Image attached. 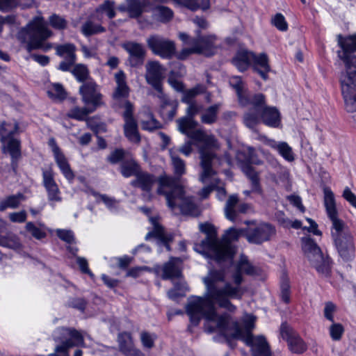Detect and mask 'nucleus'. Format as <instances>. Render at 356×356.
I'll use <instances>...</instances> for the list:
<instances>
[{
  "label": "nucleus",
  "instance_id": "1",
  "mask_svg": "<svg viewBox=\"0 0 356 356\" xmlns=\"http://www.w3.org/2000/svg\"><path fill=\"white\" fill-rule=\"evenodd\" d=\"M202 281L206 288L204 297H195L186 307L190 321L195 326L202 318L213 319L216 316V302L220 307L230 312H234L236 309V307L226 298V296H236V289L232 288L229 282H225L221 288L217 286L218 282L225 281V273L222 270H210L208 275L203 277Z\"/></svg>",
  "mask_w": 356,
  "mask_h": 356
},
{
  "label": "nucleus",
  "instance_id": "2",
  "mask_svg": "<svg viewBox=\"0 0 356 356\" xmlns=\"http://www.w3.org/2000/svg\"><path fill=\"white\" fill-rule=\"evenodd\" d=\"M178 130L183 134L194 141V144L199 147L201 159L202 173L200 180L203 183L209 182L214 175L212 168L220 165L222 161L231 164V158L227 153H225L220 158L216 152L220 145L213 135L207 134L201 129H196L197 122L191 118L183 117L177 120Z\"/></svg>",
  "mask_w": 356,
  "mask_h": 356
},
{
  "label": "nucleus",
  "instance_id": "3",
  "mask_svg": "<svg viewBox=\"0 0 356 356\" xmlns=\"http://www.w3.org/2000/svg\"><path fill=\"white\" fill-rule=\"evenodd\" d=\"M200 230L205 234L206 237L200 243L194 244L193 250L205 258L218 262L233 258L236 252L233 242L238 241L240 236H243L245 232L243 229L230 227L218 240L213 224H200Z\"/></svg>",
  "mask_w": 356,
  "mask_h": 356
},
{
  "label": "nucleus",
  "instance_id": "4",
  "mask_svg": "<svg viewBox=\"0 0 356 356\" xmlns=\"http://www.w3.org/2000/svg\"><path fill=\"white\" fill-rule=\"evenodd\" d=\"M339 44L343 49L339 56L346 67L340 79L341 92L347 111L353 113L356 111V34L340 39Z\"/></svg>",
  "mask_w": 356,
  "mask_h": 356
},
{
  "label": "nucleus",
  "instance_id": "5",
  "mask_svg": "<svg viewBox=\"0 0 356 356\" xmlns=\"http://www.w3.org/2000/svg\"><path fill=\"white\" fill-rule=\"evenodd\" d=\"M158 181L157 193L165 196L168 206L173 213L186 216L198 214L197 206L191 197L186 195L177 179L163 175L160 177Z\"/></svg>",
  "mask_w": 356,
  "mask_h": 356
},
{
  "label": "nucleus",
  "instance_id": "6",
  "mask_svg": "<svg viewBox=\"0 0 356 356\" xmlns=\"http://www.w3.org/2000/svg\"><path fill=\"white\" fill-rule=\"evenodd\" d=\"M248 106L250 108L243 117L244 124L248 127L253 129L260 122L270 127L277 128L280 126L281 114L279 110L275 106H267L263 94L253 95Z\"/></svg>",
  "mask_w": 356,
  "mask_h": 356
},
{
  "label": "nucleus",
  "instance_id": "7",
  "mask_svg": "<svg viewBox=\"0 0 356 356\" xmlns=\"http://www.w3.org/2000/svg\"><path fill=\"white\" fill-rule=\"evenodd\" d=\"M51 35L52 32L47 27L44 19L41 16H36L26 26L19 30L16 38L19 42L25 44L28 52L39 49L47 51L52 47L44 42Z\"/></svg>",
  "mask_w": 356,
  "mask_h": 356
},
{
  "label": "nucleus",
  "instance_id": "8",
  "mask_svg": "<svg viewBox=\"0 0 356 356\" xmlns=\"http://www.w3.org/2000/svg\"><path fill=\"white\" fill-rule=\"evenodd\" d=\"M207 323L204 325L205 330L207 332L211 334L216 331H218V334L213 337L216 342L227 343L231 348H234L236 346L234 339H239L243 341L241 337H235L237 327L240 330L241 335L244 336L243 330L241 327L238 321H234L230 322V316L224 313L218 315L216 313V316L213 319H205Z\"/></svg>",
  "mask_w": 356,
  "mask_h": 356
},
{
  "label": "nucleus",
  "instance_id": "9",
  "mask_svg": "<svg viewBox=\"0 0 356 356\" xmlns=\"http://www.w3.org/2000/svg\"><path fill=\"white\" fill-rule=\"evenodd\" d=\"M331 235L339 256L344 261H352L355 256V246L346 224H332Z\"/></svg>",
  "mask_w": 356,
  "mask_h": 356
},
{
  "label": "nucleus",
  "instance_id": "10",
  "mask_svg": "<svg viewBox=\"0 0 356 356\" xmlns=\"http://www.w3.org/2000/svg\"><path fill=\"white\" fill-rule=\"evenodd\" d=\"M301 241L302 250L312 266L320 275L329 276L331 271L330 258L324 257L321 248L310 236H304Z\"/></svg>",
  "mask_w": 356,
  "mask_h": 356
},
{
  "label": "nucleus",
  "instance_id": "11",
  "mask_svg": "<svg viewBox=\"0 0 356 356\" xmlns=\"http://www.w3.org/2000/svg\"><path fill=\"white\" fill-rule=\"evenodd\" d=\"M18 124L15 121L3 122L0 125V140L4 153H8L12 160L17 159L20 155V142L13 138V135L18 131Z\"/></svg>",
  "mask_w": 356,
  "mask_h": 356
},
{
  "label": "nucleus",
  "instance_id": "12",
  "mask_svg": "<svg viewBox=\"0 0 356 356\" xmlns=\"http://www.w3.org/2000/svg\"><path fill=\"white\" fill-rule=\"evenodd\" d=\"M235 337H241L246 346L250 347L252 356H272L270 345L263 335L254 336L248 334L243 339L240 330L237 327Z\"/></svg>",
  "mask_w": 356,
  "mask_h": 356
},
{
  "label": "nucleus",
  "instance_id": "13",
  "mask_svg": "<svg viewBox=\"0 0 356 356\" xmlns=\"http://www.w3.org/2000/svg\"><path fill=\"white\" fill-rule=\"evenodd\" d=\"M149 48L154 54L163 58H170L175 54V44L173 41L161 36L154 35L147 40Z\"/></svg>",
  "mask_w": 356,
  "mask_h": 356
},
{
  "label": "nucleus",
  "instance_id": "14",
  "mask_svg": "<svg viewBox=\"0 0 356 356\" xmlns=\"http://www.w3.org/2000/svg\"><path fill=\"white\" fill-rule=\"evenodd\" d=\"M83 102L95 111L103 104L102 95L98 86L92 81L83 83L79 88Z\"/></svg>",
  "mask_w": 356,
  "mask_h": 356
},
{
  "label": "nucleus",
  "instance_id": "15",
  "mask_svg": "<svg viewBox=\"0 0 356 356\" xmlns=\"http://www.w3.org/2000/svg\"><path fill=\"white\" fill-rule=\"evenodd\" d=\"M123 107L124 108L123 113L124 135L130 142L138 143L140 141V136L137 122L133 117L134 106L129 101H125Z\"/></svg>",
  "mask_w": 356,
  "mask_h": 356
},
{
  "label": "nucleus",
  "instance_id": "16",
  "mask_svg": "<svg viewBox=\"0 0 356 356\" xmlns=\"http://www.w3.org/2000/svg\"><path fill=\"white\" fill-rule=\"evenodd\" d=\"M243 237L250 243L261 244L268 241L270 236L275 232L272 224H259L258 227H248L243 229Z\"/></svg>",
  "mask_w": 356,
  "mask_h": 356
},
{
  "label": "nucleus",
  "instance_id": "17",
  "mask_svg": "<svg viewBox=\"0 0 356 356\" xmlns=\"http://www.w3.org/2000/svg\"><path fill=\"white\" fill-rule=\"evenodd\" d=\"M280 334L287 341L289 348L293 353L301 354L307 350V345L303 339L286 323H282Z\"/></svg>",
  "mask_w": 356,
  "mask_h": 356
},
{
  "label": "nucleus",
  "instance_id": "18",
  "mask_svg": "<svg viewBox=\"0 0 356 356\" xmlns=\"http://www.w3.org/2000/svg\"><path fill=\"white\" fill-rule=\"evenodd\" d=\"M145 79L157 92L163 91L161 81L164 78V68L156 61H149L146 65Z\"/></svg>",
  "mask_w": 356,
  "mask_h": 356
},
{
  "label": "nucleus",
  "instance_id": "19",
  "mask_svg": "<svg viewBox=\"0 0 356 356\" xmlns=\"http://www.w3.org/2000/svg\"><path fill=\"white\" fill-rule=\"evenodd\" d=\"M42 184L50 202H58L62 200L60 191L55 181L54 173L51 168L42 170Z\"/></svg>",
  "mask_w": 356,
  "mask_h": 356
},
{
  "label": "nucleus",
  "instance_id": "20",
  "mask_svg": "<svg viewBox=\"0 0 356 356\" xmlns=\"http://www.w3.org/2000/svg\"><path fill=\"white\" fill-rule=\"evenodd\" d=\"M153 227L149 230L145 236L146 241L152 238L156 240L159 245L164 246L168 251H170V242L174 238V235L171 233L166 232L161 224H152Z\"/></svg>",
  "mask_w": 356,
  "mask_h": 356
},
{
  "label": "nucleus",
  "instance_id": "21",
  "mask_svg": "<svg viewBox=\"0 0 356 356\" xmlns=\"http://www.w3.org/2000/svg\"><path fill=\"white\" fill-rule=\"evenodd\" d=\"M122 47L129 54L128 61L131 66L137 67L143 63L146 51L141 44L129 41L124 43Z\"/></svg>",
  "mask_w": 356,
  "mask_h": 356
},
{
  "label": "nucleus",
  "instance_id": "22",
  "mask_svg": "<svg viewBox=\"0 0 356 356\" xmlns=\"http://www.w3.org/2000/svg\"><path fill=\"white\" fill-rule=\"evenodd\" d=\"M182 259L179 257H170L168 261L165 262L162 266V279L172 280L179 278L181 276V270L180 266Z\"/></svg>",
  "mask_w": 356,
  "mask_h": 356
},
{
  "label": "nucleus",
  "instance_id": "23",
  "mask_svg": "<svg viewBox=\"0 0 356 356\" xmlns=\"http://www.w3.org/2000/svg\"><path fill=\"white\" fill-rule=\"evenodd\" d=\"M156 97L161 101V115L166 120H172L176 115L178 102L170 99L163 91L157 93Z\"/></svg>",
  "mask_w": 356,
  "mask_h": 356
},
{
  "label": "nucleus",
  "instance_id": "24",
  "mask_svg": "<svg viewBox=\"0 0 356 356\" xmlns=\"http://www.w3.org/2000/svg\"><path fill=\"white\" fill-rule=\"evenodd\" d=\"M264 143L276 150L279 154L286 161L293 162L295 160V154L293 149L286 142H277L273 139L265 138Z\"/></svg>",
  "mask_w": 356,
  "mask_h": 356
},
{
  "label": "nucleus",
  "instance_id": "25",
  "mask_svg": "<svg viewBox=\"0 0 356 356\" xmlns=\"http://www.w3.org/2000/svg\"><path fill=\"white\" fill-rule=\"evenodd\" d=\"M229 84L235 90L240 104L243 106H248L251 102L252 96L250 97L248 95L245 84L242 81L241 77L237 76L231 77Z\"/></svg>",
  "mask_w": 356,
  "mask_h": 356
},
{
  "label": "nucleus",
  "instance_id": "26",
  "mask_svg": "<svg viewBox=\"0 0 356 356\" xmlns=\"http://www.w3.org/2000/svg\"><path fill=\"white\" fill-rule=\"evenodd\" d=\"M197 47L207 49V52H200V54L211 56L214 54L218 48L220 46V40L215 35H207L200 37L195 41Z\"/></svg>",
  "mask_w": 356,
  "mask_h": 356
},
{
  "label": "nucleus",
  "instance_id": "27",
  "mask_svg": "<svg viewBox=\"0 0 356 356\" xmlns=\"http://www.w3.org/2000/svg\"><path fill=\"white\" fill-rule=\"evenodd\" d=\"M0 245L13 250L21 248V243L17 236L8 231L7 224H0Z\"/></svg>",
  "mask_w": 356,
  "mask_h": 356
},
{
  "label": "nucleus",
  "instance_id": "28",
  "mask_svg": "<svg viewBox=\"0 0 356 356\" xmlns=\"http://www.w3.org/2000/svg\"><path fill=\"white\" fill-rule=\"evenodd\" d=\"M156 182V177L147 172H140V174L137 175V178L131 181V185L140 188L143 191L147 193V199H151V191L152 187Z\"/></svg>",
  "mask_w": 356,
  "mask_h": 356
},
{
  "label": "nucleus",
  "instance_id": "29",
  "mask_svg": "<svg viewBox=\"0 0 356 356\" xmlns=\"http://www.w3.org/2000/svg\"><path fill=\"white\" fill-rule=\"evenodd\" d=\"M115 88L113 93V98L115 101H119L122 98L128 97L129 88L126 81L125 74L120 71L115 74Z\"/></svg>",
  "mask_w": 356,
  "mask_h": 356
},
{
  "label": "nucleus",
  "instance_id": "30",
  "mask_svg": "<svg viewBox=\"0 0 356 356\" xmlns=\"http://www.w3.org/2000/svg\"><path fill=\"white\" fill-rule=\"evenodd\" d=\"M323 193L324 206L328 218L332 222H339L338 211L333 192L329 188H325L323 190Z\"/></svg>",
  "mask_w": 356,
  "mask_h": 356
},
{
  "label": "nucleus",
  "instance_id": "31",
  "mask_svg": "<svg viewBox=\"0 0 356 356\" xmlns=\"http://www.w3.org/2000/svg\"><path fill=\"white\" fill-rule=\"evenodd\" d=\"M251 59L253 63L254 70L266 80L268 77L267 74L270 70L268 56L264 53L255 55L252 52Z\"/></svg>",
  "mask_w": 356,
  "mask_h": 356
},
{
  "label": "nucleus",
  "instance_id": "32",
  "mask_svg": "<svg viewBox=\"0 0 356 356\" xmlns=\"http://www.w3.org/2000/svg\"><path fill=\"white\" fill-rule=\"evenodd\" d=\"M141 125L143 129L153 131L161 127L160 122L155 119L149 108H143L140 113Z\"/></svg>",
  "mask_w": 356,
  "mask_h": 356
},
{
  "label": "nucleus",
  "instance_id": "33",
  "mask_svg": "<svg viewBox=\"0 0 356 356\" xmlns=\"http://www.w3.org/2000/svg\"><path fill=\"white\" fill-rule=\"evenodd\" d=\"M54 160L60 169L61 173L68 181L72 183L74 179V173L70 168V165L63 152L54 156Z\"/></svg>",
  "mask_w": 356,
  "mask_h": 356
},
{
  "label": "nucleus",
  "instance_id": "34",
  "mask_svg": "<svg viewBox=\"0 0 356 356\" xmlns=\"http://www.w3.org/2000/svg\"><path fill=\"white\" fill-rule=\"evenodd\" d=\"M252 52L247 50H241L237 52L233 58L232 63L236 68L241 72L246 70L252 62Z\"/></svg>",
  "mask_w": 356,
  "mask_h": 356
},
{
  "label": "nucleus",
  "instance_id": "35",
  "mask_svg": "<svg viewBox=\"0 0 356 356\" xmlns=\"http://www.w3.org/2000/svg\"><path fill=\"white\" fill-rule=\"evenodd\" d=\"M232 279L234 282V285L231 283V286L232 288L236 289V296H226V298L229 299H237L241 300L244 294V290L241 287V284L243 282V278L242 276V273L239 270V269H235V271L233 273L232 275Z\"/></svg>",
  "mask_w": 356,
  "mask_h": 356
},
{
  "label": "nucleus",
  "instance_id": "36",
  "mask_svg": "<svg viewBox=\"0 0 356 356\" xmlns=\"http://www.w3.org/2000/svg\"><path fill=\"white\" fill-rule=\"evenodd\" d=\"M152 17L157 21L166 23L173 17L172 10L164 6H158L152 9Z\"/></svg>",
  "mask_w": 356,
  "mask_h": 356
},
{
  "label": "nucleus",
  "instance_id": "37",
  "mask_svg": "<svg viewBox=\"0 0 356 356\" xmlns=\"http://www.w3.org/2000/svg\"><path fill=\"white\" fill-rule=\"evenodd\" d=\"M91 194L96 198L97 202H102L111 212L115 213L120 209V202L115 198L104 194H99L95 191H92Z\"/></svg>",
  "mask_w": 356,
  "mask_h": 356
},
{
  "label": "nucleus",
  "instance_id": "38",
  "mask_svg": "<svg viewBox=\"0 0 356 356\" xmlns=\"http://www.w3.org/2000/svg\"><path fill=\"white\" fill-rule=\"evenodd\" d=\"M24 199V196L22 193L8 196L0 202V211L17 208Z\"/></svg>",
  "mask_w": 356,
  "mask_h": 356
},
{
  "label": "nucleus",
  "instance_id": "39",
  "mask_svg": "<svg viewBox=\"0 0 356 356\" xmlns=\"http://www.w3.org/2000/svg\"><path fill=\"white\" fill-rule=\"evenodd\" d=\"M171 163L174 168L175 174L177 176H181L186 172L185 163L177 155V150L174 147L169 150Z\"/></svg>",
  "mask_w": 356,
  "mask_h": 356
},
{
  "label": "nucleus",
  "instance_id": "40",
  "mask_svg": "<svg viewBox=\"0 0 356 356\" xmlns=\"http://www.w3.org/2000/svg\"><path fill=\"white\" fill-rule=\"evenodd\" d=\"M120 171L124 177L135 176L137 178V175L140 172L138 164L134 159L122 163L120 166Z\"/></svg>",
  "mask_w": 356,
  "mask_h": 356
},
{
  "label": "nucleus",
  "instance_id": "41",
  "mask_svg": "<svg viewBox=\"0 0 356 356\" xmlns=\"http://www.w3.org/2000/svg\"><path fill=\"white\" fill-rule=\"evenodd\" d=\"M115 15L114 4L111 1L104 2L96 10L95 17L99 20H103L104 16H106L108 19H112Z\"/></svg>",
  "mask_w": 356,
  "mask_h": 356
},
{
  "label": "nucleus",
  "instance_id": "42",
  "mask_svg": "<svg viewBox=\"0 0 356 356\" xmlns=\"http://www.w3.org/2000/svg\"><path fill=\"white\" fill-rule=\"evenodd\" d=\"M238 199L237 195H231L227 201L225 208V213L227 219L229 221L234 220L236 211L235 207L237 206Z\"/></svg>",
  "mask_w": 356,
  "mask_h": 356
},
{
  "label": "nucleus",
  "instance_id": "43",
  "mask_svg": "<svg viewBox=\"0 0 356 356\" xmlns=\"http://www.w3.org/2000/svg\"><path fill=\"white\" fill-rule=\"evenodd\" d=\"M94 111V108L89 106L84 108L74 107L68 112L67 115L71 118L83 120L88 114Z\"/></svg>",
  "mask_w": 356,
  "mask_h": 356
},
{
  "label": "nucleus",
  "instance_id": "44",
  "mask_svg": "<svg viewBox=\"0 0 356 356\" xmlns=\"http://www.w3.org/2000/svg\"><path fill=\"white\" fill-rule=\"evenodd\" d=\"M118 342L120 350L124 355L129 349L134 346L131 334L128 332H122L119 334Z\"/></svg>",
  "mask_w": 356,
  "mask_h": 356
},
{
  "label": "nucleus",
  "instance_id": "45",
  "mask_svg": "<svg viewBox=\"0 0 356 356\" xmlns=\"http://www.w3.org/2000/svg\"><path fill=\"white\" fill-rule=\"evenodd\" d=\"M219 109V105L216 104L209 107L201 116L202 122L205 124H212L217 118V113Z\"/></svg>",
  "mask_w": 356,
  "mask_h": 356
},
{
  "label": "nucleus",
  "instance_id": "46",
  "mask_svg": "<svg viewBox=\"0 0 356 356\" xmlns=\"http://www.w3.org/2000/svg\"><path fill=\"white\" fill-rule=\"evenodd\" d=\"M204 91V88L200 85L195 86L193 88L184 90L181 100L186 104L194 103L193 99L195 97Z\"/></svg>",
  "mask_w": 356,
  "mask_h": 356
},
{
  "label": "nucleus",
  "instance_id": "47",
  "mask_svg": "<svg viewBox=\"0 0 356 356\" xmlns=\"http://www.w3.org/2000/svg\"><path fill=\"white\" fill-rule=\"evenodd\" d=\"M345 332L344 327L339 323L333 321L329 327V334L332 341H338L342 338Z\"/></svg>",
  "mask_w": 356,
  "mask_h": 356
},
{
  "label": "nucleus",
  "instance_id": "48",
  "mask_svg": "<svg viewBox=\"0 0 356 356\" xmlns=\"http://www.w3.org/2000/svg\"><path fill=\"white\" fill-rule=\"evenodd\" d=\"M104 31L105 29L103 26L95 24L91 21L86 22L81 27V32L86 36L102 33Z\"/></svg>",
  "mask_w": 356,
  "mask_h": 356
},
{
  "label": "nucleus",
  "instance_id": "49",
  "mask_svg": "<svg viewBox=\"0 0 356 356\" xmlns=\"http://www.w3.org/2000/svg\"><path fill=\"white\" fill-rule=\"evenodd\" d=\"M48 95L54 99H63L66 97V92L59 83L52 84L47 90Z\"/></svg>",
  "mask_w": 356,
  "mask_h": 356
},
{
  "label": "nucleus",
  "instance_id": "50",
  "mask_svg": "<svg viewBox=\"0 0 356 356\" xmlns=\"http://www.w3.org/2000/svg\"><path fill=\"white\" fill-rule=\"evenodd\" d=\"M75 47L72 44H65L56 47L57 54L60 56L67 58H75Z\"/></svg>",
  "mask_w": 356,
  "mask_h": 356
},
{
  "label": "nucleus",
  "instance_id": "51",
  "mask_svg": "<svg viewBox=\"0 0 356 356\" xmlns=\"http://www.w3.org/2000/svg\"><path fill=\"white\" fill-rule=\"evenodd\" d=\"M281 298L285 303L290 302V284L289 279L283 276L280 283Z\"/></svg>",
  "mask_w": 356,
  "mask_h": 356
},
{
  "label": "nucleus",
  "instance_id": "52",
  "mask_svg": "<svg viewBox=\"0 0 356 356\" xmlns=\"http://www.w3.org/2000/svg\"><path fill=\"white\" fill-rule=\"evenodd\" d=\"M206 51L207 49L197 47L195 42L194 41L191 47L183 49L177 56L179 59L184 60L191 54H200V52H207Z\"/></svg>",
  "mask_w": 356,
  "mask_h": 356
},
{
  "label": "nucleus",
  "instance_id": "53",
  "mask_svg": "<svg viewBox=\"0 0 356 356\" xmlns=\"http://www.w3.org/2000/svg\"><path fill=\"white\" fill-rule=\"evenodd\" d=\"M72 72L79 82H83L88 78V70L83 65H76L73 68Z\"/></svg>",
  "mask_w": 356,
  "mask_h": 356
},
{
  "label": "nucleus",
  "instance_id": "54",
  "mask_svg": "<svg viewBox=\"0 0 356 356\" xmlns=\"http://www.w3.org/2000/svg\"><path fill=\"white\" fill-rule=\"evenodd\" d=\"M236 268L239 269V270L243 273H245L248 275H252L255 274V268L252 265L250 264L248 261L247 258L241 257L239 262L237 264Z\"/></svg>",
  "mask_w": 356,
  "mask_h": 356
},
{
  "label": "nucleus",
  "instance_id": "55",
  "mask_svg": "<svg viewBox=\"0 0 356 356\" xmlns=\"http://www.w3.org/2000/svg\"><path fill=\"white\" fill-rule=\"evenodd\" d=\"M337 309V305L334 302L331 301L325 302L323 309V316L328 321L333 323Z\"/></svg>",
  "mask_w": 356,
  "mask_h": 356
},
{
  "label": "nucleus",
  "instance_id": "56",
  "mask_svg": "<svg viewBox=\"0 0 356 356\" xmlns=\"http://www.w3.org/2000/svg\"><path fill=\"white\" fill-rule=\"evenodd\" d=\"M271 22L280 31H286L288 29V24L284 16L281 13H277L273 16Z\"/></svg>",
  "mask_w": 356,
  "mask_h": 356
},
{
  "label": "nucleus",
  "instance_id": "57",
  "mask_svg": "<svg viewBox=\"0 0 356 356\" xmlns=\"http://www.w3.org/2000/svg\"><path fill=\"white\" fill-rule=\"evenodd\" d=\"M56 234L60 240L68 244L76 243L74 233L71 230L58 229Z\"/></svg>",
  "mask_w": 356,
  "mask_h": 356
},
{
  "label": "nucleus",
  "instance_id": "58",
  "mask_svg": "<svg viewBox=\"0 0 356 356\" xmlns=\"http://www.w3.org/2000/svg\"><path fill=\"white\" fill-rule=\"evenodd\" d=\"M49 22L50 25L56 29L62 30L65 29L67 26V21L62 17L57 15L56 14L52 15L49 19Z\"/></svg>",
  "mask_w": 356,
  "mask_h": 356
},
{
  "label": "nucleus",
  "instance_id": "59",
  "mask_svg": "<svg viewBox=\"0 0 356 356\" xmlns=\"http://www.w3.org/2000/svg\"><path fill=\"white\" fill-rule=\"evenodd\" d=\"M86 304V300L82 298H70L67 302L68 307L76 309L81 312L85 310Z\"/></svg>",
  "mask_w": 356,
  "mask_h": 356
},
{
  "label": "nucleus",
  "instance_id": "60",
  "mask_svg": "<svg viewBox=\"0 0 356 356\" xmlns=\"http://www.w3.org/2000/svg\"><path fill=\"white\" fill-rule=\"evenodd\" d=\"M76 264L82 273L88 275L91 278L94 277L95 275L89 269L88 263L86 258L76 256Z\"/></svg>",
  "mask_w": 356,
  "mask_h": 356
},
{
  "label": "nucleus",
  "instance_id": "61",
  "mask_svg": "<svg viewBox=\"0 0 356 356\" xmlns=\"http://www.w3.org/2000/svg\"><path fill=\"white\" fill-rule=\"evenodd\" d=\"M243 171L251 180L252 185L257 186L259 183L258 175L256 171L250 165L243 166Z\"/></svg>",
  "mask_w": 356,
  "mask_h": 356
},
{
  "label": "nucleus",
  "instance_id": "62",
  "mask_svg": "<svg viewBox=\"0 0 356 356\" xmlns=\"http://www.w3.org/2000/svg\"><path fill=\"white\" fill-rule=\"evenodd\" d=\"M26 230L37 239H42L46 236V233L40 228L35 227V224H26Z\"/></svg>",
  "mask_w": 356,
  "mask_h": 356
},
{
  "label": "nucleus",
  "instance_id": "63",
  "mask_svg": "<svg viewBox=\"0 0 356 356\" xmlns=\"http://www.w3.org/2000/svg\"><path fill=\"white\" fill-rule=\"evenodd\" d=\"M178 286H184V284L181 282H174V287L168 291V296L172 300H176L178 298L184 296V292L178 291Z\"/></svg>",
  "mask_w": 356,
  "mask_h": 356
},
{
  "label": "nucleus",
  "instance_id": "64",
  "mask_svg": "<svg viewBox=\"0 0 356 356\" xmlns=\"http://www.w3.org/2000/svg\"><path fill=\"white\" fill-rule=\"evenodd\" d=\"M342 196L347 202L350 203V205L356 208V195L348 187H346L343 189Z\"/></svg>",
  "mask_w": 356,
  "mask_h": 356
}]
</instances>
